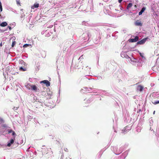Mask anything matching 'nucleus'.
I'll list each match as a JSON object with an SVG mask.
<instances>
[{"instance_id":"nucleus-15","label":"nucleus","mask_w":159,"mask_h":159,"mask_svg":"<svg viewBox=\"0 0 159 159\" xmlns=\"http://www.w3.org/2000/svg\"><path fill=\"white\" fill-rule=\"evenodd\" d=\"M29 44H26L23 45V47L24 48H26V47H27L29 46Z\"/></svg>"},{"instance_id":"nucleus-22","label":"nucleus","mask_w":159,"mask_h":159,"mask_svg":"<svg viewBox=\"0 0 159 159\" xmlns=\"http://www.w3.org/2000/svg\"><path fill=\"white\" fill-rule=\"evenodd\" d=\"M12 135H14L16 134L15 132H13L12 133Z\"/></svg>"},{"instance_id":"nucleus-18","label":"nucleus","mask_w":159,"mask_h":159,"mask_svg":"<svg viewBox=\"0 0 159 159\" xmlns=\"http://www.w3.org/2000/svg\"><path fill=\"white\" fill-rule=\"evenodd\" d=\"M14 140L13 139H11V140H10V143L12 144L13 143H14Z\"/></svg>"},{"instance_id":"nucleus-13","label":"nucleus","mask_w":159,"mask_h":159,"mask_svg":"<svg viewBox=\"0 0 159 159\" xmlns=\"http://www.w3.org/2000/svg\"><path fill=\"white\" fill-rule=\"evenodd\" d=\"M152 103L154 104H157L159 103V101H154V102H152Z\"/></svg>"},{"instance_id":"nucleus-11","label":"nucleus","mask_w":159,"mask_h":159,"mask_svg":"<svg viewBox=\"0 0 159 159\" xmlns=\"http://www.w3.org/2000/svg\"><path fill=\"white\" fill-rule=\"evenodd\" d=\"M34 102L36 104H38V102H39L40 100H39V99H38L37 98H34Z\"/></svg>"},{"instance_id":"nucleus-6","label":"nucleus","mask_w":159,"mask_h":159,"mask_svg":"<svg viewBox=\"0 0 159 159\" xmlns=\"http://www.w3.org/2000/svg\"><path fill=\"white\" fill-rule=\"evenodd\" d=\"M135 25L137 26H141L142 25V23L141 22L139 21L138 20H137L135 23Z\"/></svg>"},{"instance_id":"nucleus-7","label":"nucleus","mask_w":159,"mask_h":159,"mask_svg":"<svg viewBox=\"0 0 159 159\" xmlns=\"http://www.w3.org/2000/svg\"><path fill=\"white\" fill-rule=\"evenodd\" d=\"M146 9V8L145 7H143L142 8L141 11L139 12V15H140L142 14L144 12L145 10Z\"/></svg>"},{"instance_id":"nucleus-27","label":"nucleus","mask_w":159,"mask_h":159,"mask_svg":"<svg viewBox=\"0 0 159 159\" xmlns=\"http://www.w3.org/2000/svg\"><path fill=\"white\" fill-rule=\"evenodd\" d=\"M155 113V111H154L153 112V114H154Z\"/></svg>"},{"instance_id":"nucleus-3","label":"nucleus","mask_w":159,"mask_h":159,"mask_svg":"<svg viewBox=\"0 0 159 159\" xmlns=\"http://www.w3.org/2000/svg\"><path fill=\"white\" fill-rule=\"evenodd\" d=\"M41 83H43L45 84L46 86L48 87L50 85V83L48 80H44L41 82Z\"/></svg>"},{"instance_id":"nucleus-1","label":"nucleus","mask_w":159,"mask_h":159,"mask_svg":"<svg viewBox=\"0 0 159 159\" xmlns=\"http://www.w3.org/2000/svg\"><path fill=\"white\" fill-rule=\"evenodd\" d=\"M30 86L32 90L35 92H39V89L36 85L33 84L30 85Z\"/></svg>"},{"instance_id":"nucleus-12","label":"nucleus","mask_w":159,"mask_h":159,"mask_svg":"<svg viewBox=\"0 0 159 159\" xmlns=\"http://www.w3.org/2000/svg\"><path fill=\"white\" fill-rule=\"evenodd\" d=\"M132 6V4L131 3H129L128 4L127 6V8H129L130 7H131Z\"/></svg>"},{"instance_id":"nucleus-20","label":"nucleus","mask_w":159,"mask_h":159,"mask_svg":"<svg viewBox=\"0 0 159 159\" xmlns=\"http://www.w3.org/2000/svg\"><path fill=\"white\" fill-rule=\"evenodd\" d=\"M11 144L10 143H8V144H7V146L8 147H10L11 145Z\"/></svg>"},{"instance_id":"nucleus-16","label":"nucleus","mask_w":159,"mask_h":159,"mask_svg":"<svg viewBox=\"0 0 159 159\" xmlns=\"http://www.w3.org/2000/svg\"><path fill=\"white\" fill-rule=\"evenodd\" d=\"M0 10L1 12L2 11V3L0 4Z\"/></svg>"},{"instance_id":"nucleus-2","label":"nucleus","mask_w":159,"mask_h":159,"mask_svg":"<svg viewBox=\"0 0 159 159\" xmlns=\"http://www.w3.org/2000/svg\"><path fill=\"white\" fill-rule=\"evenodd\" d=\"M139 38L138 36H136L134 39H130L129 40V42H135L138 41L139 40Z\"/></svg>"},{"instance_id":"nucleus-17","label":"nucleus","mask_w":159,"mask_h":159,"mask_svg":"<svg viewBox=\"0 0 159 159\" xmlns=\"http://www.w3.org/2000/svg\"><path fill=\"white\" fill-rule=\"evenodd\" d=\"M19 70H20L22 71H25V70L23 69V68L22 67H20L19 68Z\"/></svg>"},{"instance_id":"nucleus-5","label":"nucleus","mask_w":159,"mask_h":159,"mask_svg":"<svg viewBox=\"0 0 159 159\" xmlns=\"http://www.w3.org/2000/svg\"><path fill=\"white\" fill-rule=\"evenodd\" d=\"M147 39V38H145V39H142V40H141V41H138L137 42V44H143L145 42Z\"/></svg>"},{"instance_id":"nucleus-9","label":"nucleus","mask_w":159,"mask_h":159,"mask_svg":"<svg viewBox=\"0 0 159 159\" xmlns=\"http://www.w3.org/2000/svg\"><path fill=\"white\" fill-rule=\"evenodd\" d=\"M143 89V86L141 85H139L138 86V89L140 91H142Z\"/></svg>"},{"instance_id":"nucleus-4","label":"nucleus","mask_w":159,"mask_h":159,"mask_svg":"<svg viewBox=\"0 0 159 159\" xmlns=\"http://www.w3.org/2000/svg\"><path fill=\"white\" fill-rule=\"evenodd\" d=\"M43 106V102L41 100H40L39 102H38V104H36L35 107L36 108L40 107Z\"/></svg>"},{"instance_id":"nucleus-21","label":"nucleus","mask_w":159,"mask_h":159,"mask_svg":"<svg viewBox=\"0 0 159 159\" xmlns=\"http://www.w3.org/2000/svg\"><path fill=\"white\" fill-rule=\"evenodd\" d=\"M17 4H19V5H20H20H20V2H19V1H17Z\"/></svg>"},{"instance_id":"nucleus-25","label":"nucleus","mask_w":159,"mask_h":159,"mask_svg":"<svg viewBox=\"0 0 159 159\" xmlns=\"http://www.w3.org/2000/svg\"><path fill=\"white\" fill-rule=\"evenodd\" d=\"M9 27V29L10 30H11V27H10V26H9V27Z\"/></svg>"},{"instance_id":"nucleus-19","label":"nucleus","mask_w":159,"mask_h":159,"mask_svg":"<svg viewBox=\"0 0 159 159\" xmlns=\"http://www.w3.org/2000/svg\"><path fill=\"white\" fill-rule=\"evenodd\" d=\"M13 132H14L11 129H10V130L9 131H8V133H12Z\"/></svg>"},{"instance_id":"nucleus-10","label":"nucleus","mask_w":159,"mask_h":159,"mask_svg":"<svg viewBox=\"0 0 159 159\" xmlns=\"http://www.w3.org/2000/svg\"><path fill=\"white\" fill-rule=\"evenodd\" d=\"M39 4L38 3H35L34 4L33 6L32 7V9H34L35 8H37L39 7Z\"/></svg>"},{"instance_id":"nucleus-26","label":"nucleus","mask_w":159,"mask_h":159,"mask_svg":"<svg viewBox=\"0 0 159 159\" xmlns=\"http://www.w3.org/2000/svg\"><path fill=\"white\" fill-rule=\"evenodd\" d=\"M64 150L65 151H67V148L65 149Z\"/></svg>"},{"instance_id":"nucleus-24","label":"nucleus","mask_w":159,"mask_h":159,"mask_svg":"<svg viewBox=\"0 0 159 159\" xmlns=\"http://www.w3.org/2000/svg\"><path fill=\"white\" fill-rule=\"evenodd\" d=\"M0 46L1 47H2V42L0 43Z\"/></svg>"},{"instance_id":"nucleus-23","label":"nucleus","mask_w":159,"mask_h":159,"mask_svg":"<svg viewBox=\"0 0 159 159\" xmlns=\"http://www.w3.org/2000/svg\"><path fill=\"white\" fill-rule=\"evenodd\" d=\"M123 0H118V2L119 3H120Z\"/></svg>"},{"instance_id":"nucleus-14","label":"nucleus","mask_w":159,"mask_h":159,"mask_svg":"<svg viewBox=\"0 0 159 159\" xmlns=\"http://www.w3.org/2000/svg\"><path fill=\"white\" fill-rule=\"evenodd\" d=\"M16 43V42L15 41H13L12 43V45H11V46L12 47H13L14 46H15V44Z\"/></svg>"},{"instance_id":"nucleus-8","label":"nucleus","mask_w":159,"mask_h":159,"mask_svg":"<svg viewBox=\"0 0 159 159\" xmlns=\"http://www.w3.org/2000/svg\"><path fill=\"white\" fill-rule=\"evenodd\" d=\"M7 25V23L6 22H3L0 24V26L2 27H5Z\"/></svg>"}]
</instances>
